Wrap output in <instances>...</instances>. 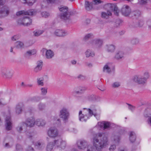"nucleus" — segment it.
Segmentation results:
<instances>
[{
	"instance_id": "obj_1",
	"label": "nucleus",
	"mask_w": 151,
	"mask_h": 151,
	"mask_svg": "<svg viewBox=\"0 0 151 151\" xmlns=\"http://www.w3.org/2000/svg\"><path fill=\"white\" fill-rule=\"evenodd\" d=\"M93 146L98 151H101L109 145L107 134L105 133H99L93 138Z\"/></svg>"
},
{
	"instance_id": "obj_2",
	"label": "nucleus",
	"mask_w": 151,
	"mask_h": 151,
	"mask_svg": "<svg viewBox=\"0 0 151 151\" xmlns=\"http://www.w3.org/2000/svg\"><path fill=\"white\" fill-rule=\"evenodd\" d=\"M61 13L59 16L60 18L66 22L69 23L71 21L70 15H73L76 13V11L73 10L68 11V8L66 6H63L59 8Z\"/></svg>"
},
{
	"instance_id": "obj_3",
	"label": "nucleus",
	"mask_w": 151,
	"mask_h": 151,
	"mask_svg": "<svg viewBox=\"0 0 151 151\" xmlns=\"http://www.w3.org/2000/svg\"><path fill=\"white\" fill-rule=\"evenodd\" d=\"M1 74L3 77L7 79L12 78L14 75L12 70L8 68L2 69L1 70Z\"/></svg>"
},
{
	"instance_id": "obj_4",
	"label": "nucleus",
	"mask_w": 151,
	"mask_h": 151,
	"mask_svg": "<svg viewBox=\"0 0 151 151\" xmlns=\"http://www.w3.org/2000/svg\"><path fill=\"white\" fill-rule=\"evenodd\" d=\"M69 116V112L66 107H64L60 110L59 116L64 123H65L68 122Z\"/></svg>"
},
{
	"instance_id": "obj_5",
	"label": "nucleus",
	"mask_w": 151,
	"mask_h": 151,
	"mask_svg": "<svg viewBox=\"0 0 151 151\" xmlns=\"http://www.w3.org/2000/svg\"><path fill=\"white\" fill-rule=\"evenodd\" d=\"M32 20L29 17L23 16L22 19H19L18 23L20 25H23L24 26H28L32 24Z\"/></svg>"
},
{
	"instance_id": "obj_6",
	"label": "nucleus",
	"mask_w": 151,
	"mask_h": 151,
	"mask_svg": "<svg viewBox=\"0 0 151 151\" xmlns=\"http://www.w3.org/2000/svg\"><path fill=\"white\" fill-rule=\"evenodd\" d=\"M47 134L50 137L54 138L58 136V132L56 128L51 127L47 131Z\"/></svg>"
},
{
	"instance_id": "obj_7",
	"label": "nucleus",
	"mask_w": 151,
	"mask_h": 151,
	"mask_svg": "<svg viewBox=\"0 0 151 151\" xmlns=\"http://www.w3.org/2000/svg\"><path fill=\"white\" fill-rule=\"evenodd\" d=\"M101 3V1L100 0H94L92 2L88 1H86L85 7L86 9L88 11L91 10L93 8V5L98 4Z\"/></svg>"
},
{
	"instance_id": "obj_8",
	"label": "nucleus",
	"mask_w": 151,
	"mask_h": 151,
	"mask_svg": "<svg viewBox=\"0 0 151 151\" xmlns=\"http://www.w3.org/2000/svg\"><path fill=\"white\" fill-rule=\"evenodd\" d=\"M54 145H55L58 147L61 148L62 149H64L66 146L65 142L62 139L59 138L55 140L54 142Z\"/></svg>"
},
{
	"instance_id": "obj_9",
	"label": "nucleus",
	"mask_w": 151,
	"mask_h": 151,
	"mask_svg": "<svg viewBox=\"0 0 151 151\" xmlns=\"http://www.w3.org/2000/svg\"><path fill=\"white\" fill-rule=\"evenodd\" d=\"M132 80L134 82L143 85L146 83L143 78L137 75L134 76Z\"/></svg>"
},
{
	"instance_id": "obj_10",
	"label": "nucleus",
	"mask_w": 151,
	"mask_h": 151,
	"mask_svg": "<svg viewBox=\"0 0 151 151\" xmlns=\"http://www.w3.org/2000/svg\"><path fill=\"white\" fill-rule=\"evenodd\" d=\"M98 125L101 128H103L104 129H109L111 128V123L109 122L104 121L98 123Z\"/></svg>"
},
{
	"instance_id": "obj_11",
	"label": "nucleus",
	"mask_w": 151,
	"mask_h": 151,
	"mask_svg": "<svg viewBox=\"0 0 151 151\" xmlns=\"http://www.w3.org/2000/svg\"><path fill=\"white\" fill-rule=\"evenodd\" d=\"M103 42L102 40L100 39H96L91 40L89 42V44L92 46L96 45L97 47H100L102 46Z\"/></svg>"
},
{
	"instance_id": "obj_12",
	"label": "nucleus",
	"mask_w": 151,
	"mask_h": 151,
	"mask_svg": "<svg viewBox=\"0 0 151 151\" xmlns=\"http://www.w3.org/2000/svg\"><path fill=\"white\" fill-rule=\"evenodd\" d=\"M24 122L26 127H33L35 124V119L33 117L27 118Z\"/></svg>"
},
{
	"instance_id": "obj_13",
	"label": "nucleus",
	"mask_w": 151,
	"mask_h": 151,
	"mask_svg": "<svg viewBox=\"0 0 151 151\" xmlns=\"http://www.w3.org/2000/svg\"><path fill=\"white\" fill-rule=\"evenodd\" d=\"M35 12L32 9L30 10L27 12L24 11H21L18 12L16 13L17 16H19L21 15H32L35 14Z\"/></svg>"
},
{
	"instance_id": "obj_14",
	"label": "nucleus",
	"mask_w": 151,
	"mask_h": 151,
	"mask_svg": "<svg viewBox=\"0 0 151 151\" xmlns=\"http://www.w3.org/2000/svg\"><path fill=\"white\" fill-rule=\"evenodd\" d=\"M124 53L123 51L118 50L116 52L114 58L116 60H119L124 57Z\"/></svg>"
},
{
	"instance_id": "obj_15",
	"label": "nucleus",
	"mask_w": 151,
	"mask_h": 151,
	"mask_svg": "<svg viewBox=\"0 0 151 151\" xmlns=\"http://www.w3.org/2000/svg\"><path fill=\"white\" fill-rule=\"evenodd\" d=\"M78 148L80 149H83L86 148L88 146L87 142L84 140H80L77 142Z\"/></svg>"
},
{
	"instance_id": "obj_16",
	"label": "nucleus",
	"mask_w": 151,
	"mask_h": 151,
	"mask_svg": "<svg viewBox=\"0 0 151 151\" xmlns=\"http://www.w3.org/2000/svg\"><path fill=\"white\" fill-rule=\"evenodd\" d=\"M121 12L123 15L127 16L131 13V9L129 6H124L122 9Z\"/></svg>"
},
{
	"instance_id": "obj_17",
	"label": "nucleus",
	"mask_w": 151,
	"mask_h": 151,
	"mask_svg": "<svg viewBox=\"0 0 151 151\" xmlns=\"http://www.w3.org/2000/svg\"><path fill=\"white\" fill-rule=\"evenodd\" d=\"M54 34L56 36L63 37L66 36L67 34V33L64 30L57 29L55 31Z\"/></svg>"
},
{
	"instance_id": "obj_18",
	"label": "nucleus",
	"mask_w": 151,
	"mask_h": 151,
	"mask_svg": "<svg viewBox=\"0 0 151 151\" xmlns=\"http://www.w3.org/2000/svg\"><path fill=\"white\" fill-rule=\"evenodd\" d=\"M112 65V63H111L108 62L103 67V72H106L108 73H110L111 72V67Z\"/></svg>"
},
{
	"instance_id": "obj_19",
	"label": "nucleus",
	"mask_w": 151,
	"mask_h": 151,
	"mask_svg": "<svg viewBox=\"0 0 151 151\" xmlns=\"http://www.w3.org/2000/svg\"><path fill=\"white\" fill-rule=\"evenodd\" d=\"M9 13V9L8 7L6 6H4L0 10V14L3 17L7 16Z\"/></svg>"
},
{
	"instance_id": "obj_20",
	"label": "nucleus",
	"mask_w": 151,
	"mask_h": 151,
	"mask_svg": "<svg viewBox=\"0 0 151 151\" xmlns=\"http://www.w3.org/2000/svg\"><path fill=\"white\" fill-rule=\"evenodd\" d=\"M5 127L6 129L10 130L12 128V123L10 117H7L6 119Z\"/></svg>"
},
{
	"instance_id": "obj_21",
	"label": "nucleus",
	"mask_w": 151,
	"mask_h": 151,
	"mask_svg": "<svg viewBox=\"0 0 151 151\" xmlns=\"http://www.w3.org/2000/svg\"><path fill=\"white\" fill-rule=\"evenodd\" d=\"M143 115L145 117H148L151 116V106H148L145 109Z\"/></svg>"
},
{
	"instance_id": "obj_22",
	"label": "nucleus",
	"mask_w": 151,
	"mask_h": 151,
	"mask_svg": "<svg viewBox=\"0 0 151 151\" xmlns=\"http://www.w3.org/2000/svg\"><path fill=\"white\" fill-rule=\"evenodd\" d=\"M115 46L112 44L107 45L106 46V50L109 53L114 52L115 50Z\"/></svg>"
},
{
	"instance_id": "obj_23",
	"label": "nucleus",
	"mask_w": 151,
	"mask_h": 151,
	"mask_svg": "<svg viewBox=\"0 0 151 151\" xmlns=\"http://www.w3.org/2000/svg\"><path fill=\"white\" fill-rule=\"evenodd\" d=\"M24 106L23 104L20 103L17 104L16 106V112L17 114H19L21 113Z\"/></svg>"
},
{
	"instance_id": "obj_24",
	"label": "nucleus",
	"mask_w": 151,
	"mask_h": 151,
	"mask_svg": "<svg viewBox=\"0 0 151 151\" xmlns=\"http://www.w3.org/2000/svg\"><path fill=\"white\" fill-rule=\"evenodd\" d=\"M34 144L35 147L39 150L42 149L45 147V144L41 140L37 141Z\"/></svg>"
},
{
	"instance_id": "obj_25",
	"label": "nucleus",
	"mask_w": 151,
	"mask_h": 151,
	"mask_svg": "<svg viewBox=\"0 0 151 151\" xmlns=\"http://www.w3.org/2000/svg\"><path fill=\"white\" fill-rule=\"evenodd\" d=\"M40 100V98L38 96H34L29 98L26 101L27 102H38Z\"/></svg>"
},
{
	"instance_id": "obj_26",
	"label": "nucleus",
	"mask_w": 151,
	"mask_h": 151,
	"mask_svg": "<svg viewBox=\"0 0 151 151\" xmlns=\"http://www.w3.org/2000/svg\"><path fill=\"white\" fill-rule=\"evenodd\" d=\"M46 124V121L42 119H38L35 121V124L39 127H43Z\"/></svg>"
},
{
	"instance_id": "obj_27",
	"label": "nucleus",
	"mask_w": 151,
	"mask_h": 151,
	"mask_svg": "<svg viewBox=\"0 0 151 151\" xmlns=\"http://www.w3.org/2000/svg\"><path fill=\"white\" fill-rule=\"evenodd\" d=\"M85 55L86 58L93 57L95 55V52L91 50L88 49L85 52Z\"/></svg>"
},
{
	"instance_id": "obj_28",
	"label": "nucleus",
	"mask_w": 151,
	"mask_h": 151,
	"mask_svg": "<svg viewBox=\"0 0 151 151\" xmlns=\"http://www.w3.org/2000/svg\"><path fill=\"white\" fill-rule=\"evenodd\" d=\"M129 139L131 142H134L136 139V135L135 133L133 132H130L129 133Z\"/></svg>"
},
{
	"instance_id": "obj_29",
	"label": "nucleus",
	"mask_w": 151,
	"mask_h": 151,
	"mask_svg": "<svg viewBox=\"0 0 151 151\" xmlns=\"http://www.w3.org/2000/svg\"><path fill=\"white\" fill-rule=\"evenodd\" d=\"M83 109L84 110H86L88 112L89 116H91L92 115H94V116H96L97 115V113L95 112L96 111V109H94L93 111L90 109L84 108Z\"/></svg>"
},
{
	"instance_id": "obj_30",
	"label": "nucleus",
	"mask_w": 151,
	"mask_h": 151,
	"mask_svg": "<svg viewBox=\"0 0 151 151\" xmlns=\"http://www.w3.org/2000/svg\"><path fill=\"white\" fill-rule=\"evenodd\" d=\"M15 47L17 49H22L24 48V44L23 42L20 41H17L15 43Z\"/></svg>"
},
{
	"instance_id": "obj_31",
	"label": "nucleus",
	"mask_w": 151,
	"mask_h": 151,
	"mask_svg": "<svg viewBox=\"0 0 151 151\" xmlns=\"http://www.w3.org/2000/svg\"><path fill=\"white\" fill-rule=\"evenodd\" d=\"M53 52L51 50H47L45 54V56L47 58L50 59L52 58L54 56Z\"/></svg>"
},
{
	"instance_id": "obj_32",
	"label": "nucleus",
	"mask_w": 151,
	"mask_h": 151,
	"mask_svg": "<svg viewBox=\"0 0 151 151\" xmlns=\"http://www.w3.org/2000/svg\"><path fill=\"white\" fill-rule=\"evenodd\" d=\"M42 62L41 61H39L37 63V65L35 68V71L37 72L40 70L42 68Z\"/></svg>"
},
{
	"instance_id": "obj_33",
	"label": "nucleus",
	"mask_w": 151,
	"mask_h": 151,
	"mask_svg": "<svg viewBox=\"0 0 151 151\" xmlns=\"http://www.w3.org/2000/svg\"><path fill=\"white\" fill-rule=\"evenodd\" d=\"M139 39L137 37H133L130 41L131 44L133 45H137L139 43Z\"/></svg>"
},
{
	"instance_id": "obj_34",
	"label": "nucleus",
	"mask_w": 151,
	"mask_h": 151,
	"mask_svg": "<svg viewBox=\"0 0 151 151\" xmlns=\"http://www.w3.org/2000/svg\"><path fill=\"white\" fill-rule=\"evenodd\" d=\"M93 36V34L92 33L86 34L83 38V40L84 41H86L89 39L92 38Z\"/></svg>"
},
{
	"instance_id": "obj_35",
	"label": "nucleus",
	"mask_w": 151,
	"mask_h": 151,
	"mask_svg": "<svg viewBox=\"0 0 151 151\" xmlns=\"http://www.w3.org/2000/svg\"><path fill=\"white\" fill-rule=\"evenodd\" d=\"M113 139L115 143H118L121 139V137L118 134H116L114 135Z\"/></svg>"
},
{
	"instance_id": "obj_36",
	"label": "nucleus",
	"mask_w": 151,
	"mask_h": 151,
	"mask_svg": "<svg viewBox=\"0 0 151 151\" xmlns=\"http://www.w3.org/2000/svg\"><path fill=\"white\" fill-rule=\"evenodd\" d=\"M25 125L24 122H22L20 123L16 128L17 131L19 133H21L23 130V127Z\"/></svg>"
},
{
	"instance_id": "obj_37",
	"label": "nucleus",
	"mask_w": 151,
	"mask_h": 151,
	"mask_svg": "<svg viewBox=\"0 0 151 151\" xmlns=\"http://www.w3.org/2000/svg\"><path fill=\"white\" fill-rule=\"evenodd\" d=\"M111 14V12L109 11H107V12H102L101 13V17L103 18L107 19Z\"/></svg>"
},
{
	"instance_id": "obj_38",
	"label": "nucleus",
	"mask_w": 151,
	"mask_h": 151,
	"mask_svg": "<svg viewBox=\"0 0 151 151\" xmlns=\"http://www.w3.org/2000/svg\"><path fill=\"white\" fill-rule=\"evenodd\" d=\"M143 24V22L142 21H138L135 23H133L132 24V27H141Z\"/></svg>"
},
{
	"instance_id": "obj_39",
	"label": "nucleus",
	"mask_w": 151,
	"mask_h": 151,
	"mask_svg": "<svg viewBox=\"0 0 151 151\" xmlns=\"http://www.w3.org/2000/svg\"><path fill=\"white\" fill-rule=\"evenodd\" d=\"M131 15L136 17H138L140 15L141 12L139 10L135 11L131 13Z\"/></svg>"
},
{
	"instance_id": "obj_40",
	"label": "nucleus",
	"mask_w": 151,
	"mask_h": 151,
	"mask_svg": "<svg viewBox=\"0 0 151 151\" xmlns=\"http://www.w3.org/2000/svg\"><path fill=\"white\" fill-rule=\"evenodd\" d=\"M44 80L43 78H38L37 79V82L39 86H43L44 85Z\"/></svg>"
},
{
	"instance_id": "obj_41",
	"label": "nucleus",
	"mask_w": 151,
	"mask_h": 151,
	"mask_svg": "<svg viewBox=\"0 0 151 151\" xmlns=\"http://www.w3.org/2000/svg\"><path fill=\"white\" fill-rule=\"evenodd\" d=\"M36 0H23L24 3H26L29 6H31L35 2Z\"/></svg>"
},
{
	"instance_id": "obj_42",
	"label": "nucleus",
	"mask_w": 151,
	"mask_h": 151,
	"mask_svg": "<svg viewBox=\"0 0 151 151\" xmlns=\"http://www.w3.org/2000/svg\"><path fill=\"white\" fill-rule=\"evenodd\" d=\"M38 106L39 110L42 111L45 109L46 105L45 104L40 102L38 104Z\"/></svg>"
},
{
	"instance_id": "obj_43",
	"label": "nucleus",
	"mask_w": 151,
	"mask_h": 151,
	"mask_svg": "<svg viewBox=\"0 0 151 151\" xmlns=\"http://www.w3.org/2000/svg\"><path fill=\"white\" fill-rule=\"evenodd\" d=\"M43 30H36L34 31V35L35 37H38L41 35L43 32Z\"/></svg>"
},
{
	"instance_id": "obj_44",
	"label": "nucleus",
	"mask_w": 151,
	"mask_h": 151,
	"mask_svg": "<svg viewBox=\"0 0 151 151\" xmlns=\"http://www.w3.org/2000/svg\"><path fill=\"white\" fill-rule=\"evenodd\" d=\"M53 146V143L50 142L48 144L47 147V151H51L52 150Z\"/></svg>"
},
{
	"instance_id": "obj_45",
	"label": "nucleus",
	"mask_w": 151,
	"mask_h": 151,
	"mask_svg": "<svg viewBox=\"0 0 151 151\" xmlns=\"http://www.w3.org/2000/svg\"><path fill=\"white\" fill-rule=\"evenodd\" d=\"M120 86V83L119 82H114L111 85V86L113 88H117Z\"/></svg>"
},
{
	"instance_id": "obj_46",
	"label": "nucleus",
	"mask_w": 151,
	"mask_h": 151,
	"mask_svg": "<svg viewBox=\"0 0 151 151\" xmlns=\"http://www.w3.org/2000/svg\"><path fill=\"white\" fill-rule=\"evenodd\" d=\"M47 87H42L41 88V94L43 96H45L47 93Z\"/></svg>"
},
{
	"instance_id": "obj_47",
	"label": "nucleus",
	"mask_w": 151,
	"mask_h": 151,
	"mask_svg": "<svg viewBox=\"0 0 151 151\" xmlns=\"http://www.w3.org/2000/svg\"><path fill=\"white\" fill-rule=\"evenodd\" d=\"M149 73L148 72H146L144 73L143 78L146 82L147 80L149 78Z\"/></svg>"
},
{
	"instance_id": "obj_48",
	"label": "nucleus",
	"mask_w": 151,
	"mask_h": 151,
	"mask_svg": "<svg viewBox=\"0 0 151 151\" xmlns=\"http://www.w3.org/2000/svg\"><path fill=\"white\" fill-rule=\"evenodd\" d=\"M81 117V120H79L82 122H86L89 118V117L88 116L86 115L82 114Z\"/></svg>"
},
{
	"instance_id": "obj_49",
	"label": "nucleus",
	"mask_w": 151,
	"mask_h": 151,
	"mask_svg": "<svg viewBox=\"0 0 151 151\" xmlns=\"http://www.w3.org/2000/svg\"><path fill=\"white\" fill-rule=\"evenodd\" d=\"M122 21L119 19H116L115 22V25L116 27L119 26L122 23Z\"/></svg>"
},
{
	"instance_id": "obj_50",
	"label": "nucleus",
	"mask_w": 151,
	"mask_h": 151,
	"mask_svg": "<svg viewBox=\"0 0 151 151\" xmlns=\"http://www.w3.org/2000/svg\"><path fill=\"white\" fill-rule=\"evenodd\" d=\"M20 37V36L19 35H16L12 37V40L13 41H15L19 39Z\"/></svg>"
},
{
	"instance_id": "obj_51",
	"label": "nucleus",
	"mask_w": 151,
	"mask_h": 151,
	"mask_svg": "<svg viewBox=\"0 0 151 151\" xmlns=\"http://www.w3.org/2000/svg\"><path fill=\"white\" fill-rule=\"evenodd\" d=\"M41 15L42 17L45 18H47L50 15L49 14L46 12H42L41 13Z\"/></svg>"
},
{
	"instance_id": "obj_52",
	"label": "nucleus",
	"mask_w": 151,
	"mask_h": 151,
	"mask_svg": "<svg viewBox=\"0 0 151 151\" xmlns=\"http://www.w3.org/2000/svg\"><path fill=\"white\" fill-rule=\"evenodd\" d=\"M3 146L4 147L6 148H9L12 146V145H10L8 143H4Z\"/></svg>"
},
{
	"instance_id": "obj_53",
	"label": "nucleus",
	"mask_w": 151,
	"mask_h": 151,
	"mask_svg": "<svg viewBox=\"0 0 151 151\" xmlns=\"http://www.w3.org/2000/svg\"><path fill=\"white\" fill-rule=\"evenodd\" d=\"M127 104L129 106V109L132 111H134L135 109V107L129 104Z\"/></svg>"
},
{
	"instance_id": "obj_54",
	"label": "nucleus",
	"mask_w": 151,
	"mask_h": 151,
	"mask_svg": "<svg viewBox=\"0 0 151 151\" xmlns=\"http://www.w3.org/2000/svg\"><path fill=\"white\" fill-rule=\"evenodd\" d=\"M79 90L81 92V93H84V91H86L87 89V88L86 87H79Z\"/></svg>"
},
{
	"instance_id": "obj_55",
	"label": "nucleus",
	"mask_w": 151,
	"mask_h": 151,
	"mask_svg": "<svg viewBox=\"0 0 151 151\" xmlns=\"http://www.w3.org/2000/svg\"><path fill=\"white\" fill-rule=\"evenodd\" d=\"M116 148V147L115 145H112L110 146L109 150L110 151H114Z\"/></svg>"
},
{
	"instance_id": "obj_56",
	"label": "nucleus",
	"mask_w": 151,
	"mask_h": 151,
	"mask_svg": "<svg viewBox=\"0 0 151 151\" xmlns=\"http://www.w3.org/2000/svg\"><path fill=\"white\" fill-rule=\"evenodd\" d=\"M87 151H96L95 149L91 146L88 147Z\"/></svg>"
},
{
	"instance_id": "obj_57",
	"label": "nucleus",
	"mask_w": 151,
	"mask_h": 151,
	"mask_svg": "<svg viewBox=\"0 0 151 151\" xmlns=\"http://www.w3.org/2000/svg\"><path fill=\"white\" fill-rule=\"evenodd\" d=\"M149 0H140L139 3L140 4H147Z\"/></svg>"
},
{
	"instance_id": "obj_58",
	"label": "nucleus",
	"mask_w": 151,
	"mask_h": 151,
	"mask_svg": "<svg viewBox=\"0 0 151 151\" xmlns=\"http://www.w3.org/2000/svg\"><path fill=\"white\" fill-rule=\"evenodd\" d=\"M22 147L19 144H17L16 145V149L17 150H20L22 149Z\"/></svg>"
},
{
	"instance_id": "obj_59",
	"label": "nucleus",
	"mask_w": 151,
	"mask_h": 151,
	"mask_svg": "<svg viewBox=\"0 0 151 151\" xmlns=\"http://www.w3.org/2000/svg\"><path fill=\"white\" fill-rule=\"evenodd\" d=\"M86 77L83 75H80L77 76V78L82 80H84L85 79Z\"/></svg>"
},
{
	"instance_id": "obj_60",
	"label": "nucleus",
	"mask_w": 151,
	"mask_h": 151,
	"mask_svg": "<svg viewBox=\"0 0 151 151\" xmlns=\"http://www.w3.org/2000/svg\"><path fill=\"white\" fill-rule=\"evenodd\" d=\"M147 118H148L147 121V123L151 126V116Z\"/></svg>"
},
{
	"instance_id": "obj_61",
	"label": "nucleus",
	"mask_w": 151,
	"mask_h": 151,
	"mask_svg": "<svg viewBox=\"0 0 151 151\" xmlns=\"http://www.w3.org/2000/svg\"><path fill=\"white\" fill-rule=\"evenodd\" d=\"M27 151H34V148L31 146H29L27 150Z\"/></svg>"
},
{
	"instance_id": "obj_62",
	"label": "nucleus",
	"mask_w": 151,
	"mask_h": 151,
	"mask_svg": "<svg viewBox=\"0 0 151 151\" xmlns=\"http://www.w3.org/2000/svg\"><path fill=\"white\" fill-rule=\"evenodd\" d=\"M27 56H30L32 55V53L30 50L27 51L26 53Z\"/></svg>"
},
{
	"instance_id": "obj_63",
	"label": "nucleus",
	"mask_w": 151,
	"mask_h": 151,
	"mask_svg": "<svg viewBox=\"0 0 151 151\" xmlns=\"http://www.w3.org/2000/svg\"><path fill=\"white\" fill-rule=\"evenodd\" d=\"M90 23V20L89 19H86L85 23L86 24H88Z\"/></svg>"
},
{
	"instance_id": "obj_64",
	"label": "nucleus",
	"mask_w": 151,
	"mask_h": 151,
	"mask_svg": "<svg viewBox=\"0 0 151 151\" xmlns=\"http://www.w3.org/2000/svg\"><path fill=\"white\" fill-rule=\"evenodd\" d=\"M119 151H127V150L126 148H124L119 149Z\"/></svg>"
}]
</instances>
